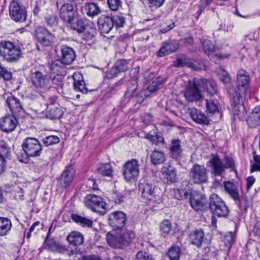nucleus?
Masks as SVG:
<instances>
[{
	"mask_svg": "<svg viewBox=\"0 0 260 260\" xmlns=\"http://www.w3.org/2000/svg\"><path fill=\"white\" fill-rule=\"evenodd\" d=\"M22 147L26 155L24 158H19V160L22 162H28V157H37L40 156L41 153V145L39 141L34 138L28 137L25 139Z\"/></svg>",
	"mask_w": 260,
	"mask_h": 260,
	"instance_id": "obj_3",
	"label": "nucleus"
},
{
	"mask_svg": "<svg viewBox=\"0 0 260 260\" xmlns=\"http://www.w3.org/2000/svg\"><path fill=\"white\" fill-rule=\"evenodd\" d=\"M78 76V75H74L73 76L74 88L76 90L79 91L84 94H86L88 92V90L85 86V84L82 79V77H80L81 79H77V78ZM79 78H80V77Z\"/></svg>",
	"mask_w": 260,
	"mask_h": 260,
	"instance_id": "obj_38",
	"label": "nucleus"
},
{
	"mask_svg": "<svg viewBox=\"0 0 260 260\" xmlns=\"http://www.w3.org/2000/svg\"><path fill=\"white\" fill-rule=\"evenodd\" d=\"M170 154L174 159L178 160L182 154L181 142L179 139L172 140L170 147Z\"/></svg>",
	"mask_w": 260,
	"mask_h": 260,
	"instance_id": "obj_27",
	"label": "nucleus"
},
{
	"mask_svg": "<svg viewBox=\"0 0 260 260\" xmlns=\"http://www.w3.org/2000/svg\"><path fill=\"white\" fill-rule=\"evenodd\" d=\"M190 177L194 183L206 182L208 180L207 170L204 166L196 164L190 169Z\"/></svg>",
	"mask_w": 260,
	"mask_h": 260,
	"instance_id": "obj_12",
	"label": "nucleus"
},
{
	"mask_svg": "<svg viewBox=\"0 0 260 260\" xmlns=\"http://www.w3.org/2000/svg\"><path fill=\"white\" fill-rule=\"evenodd\" d=\"M235 239L234 235L230 232L225 235L223 237V242L227 250H230L234 242Z\"/></svg>",
	"mask_w": 260,
	"mask_h": 260,
	"instance_id": "obj_48",
	"label": "nucleus"
},
{
	"mask_svg": "<svg viewBox=\"0 0 260 260\" xmlns=\"http://www.w3.org/2000/svg\"><path fill=\"white\" fill-rule=\"evenodd\" d=\"M96 172L103 176H111L113 171L109 164H104L100 165L96 169Z\"/></svg>",
	"mask_w": 260,
	"mask_h": 260,
	"instance_id": "obj_45",
	"label": "nucleus"
},
{
	"mask_svg": "<svg viewBox=\"0 0 260 260\" xmlns=\"http://www.w3.org/2000/svg\"><path fill=\"white\" fill-rule=\"evenodd\" d=\"M136 260H154L152 258V256L149 253L140 251H139L136 257Z\"/></svg>",
	"mask_w": 260,
	"mask_h": 260,
	"instance_id": "obj_59",
	"label": "nucleus"
},
{
	"mask_svg": "<svg viewBox=\"0 0 260 260\" xmlns=\"http://www.w3.org/2000/svg\"><path fill=\"white\" fill-rule=\"evenodd\" d=\"M140 164L136 159L126 161L123 166V176L126 181L137 179L140 173Z\"/></svg>",
	"mask_w": 260,
	"mask_h": 260,
	"instance_id": "obj_6",
	"label": "nucleus"
},
{
	"mask_svg": "<svg viewBox=\"0 0 260 260\" xmlns=\"http://www.w3.org/2000/svg\"><path fill=\"white\" fill-rule=\"evenodd\" d=\"M126 219V214L123 212L118 211L109 214L108 221L109 225L114 228V230H116L124 229L123 227Z\"/></svg>",
	"mask_w": 260,
	"mask_h": 260,
	"instance_id": "obj_13",
	"label": "nucleus"
},
{
	"mask_svg": "<svg viewBox=\"0 0 260 260\" xmlns=\"http://www.w3.org/2000/svg\"><path fill=\"white\" fill-rule=\"evenodd\" d=\"M75 170L73 165L66 168V169L62 172L60 178L58 179L59 185L62 187H66L73 181L75 176Z\"/></svg>",
	"mask_w": 260,
	"mask_h": 260,
	"instance_id": "obj_19",
	"label": "nucleus"
},
{
	"mask_svg": "<svg viewBox=\"0 0 260 260\" xmlns=\"http://www.w3.org/2000/svg\"><path fill=\"white\" fill-rule=\"evenodd\" d=\"M109 8L112 11H117L121 7V0H107Z\"/></svg>",
	"mask_w": 260,
	"mask_h": 260,
	"instance_id": "obj_58",
	"label": "nucleus"
},
{
	"mask_svg": "<svg viewBox=\"0 0 260 260\" xmlns=\"http://www.w3.org/2000/svg\"><path fill=\"white\" fill-rule=\"evenodd\" d=\"M198 80L196 84L200 85V87L205 90L210 95H213L217 93V86L214 80L205 79H200Z\"/></svg>",
	"mask_w": 260,
	"mask_h": 260,
	"instance_id": "obj_25",
	"label": "nucleus"
},
{
	"mask_svg": "<svg viewBox=\"0 0 260 260\" xmlns=\"http://www.w3.org/2000/svg\"><path fill=\"white\" fill-rule=\"evenodd\" d=\"M250 78L248 73L243 70H239L237 75V88L242 93H245L249 87Z\"/></svg>",
	"mask_w": 260,
	"mask_h": 260,
	"instance_id": "obj_15",
	"label": "nucleus"
},
{
	"mask_svg": "<svg viewBox=\"0 0 260 260\" xmlns=\"http://www.w3.org/2000/svg\"><path fill=\"white\" fill-rule=\"evenodd\" d=\"M6 103L13 114L20 116L24 114V110L19 101L12 95L10 94L8 96Z\"/></svg>",
	"mask_w": 260,
	"mask_h": 260,
	"instance_id": "obj_18",
	"label": "nucleus"
},
{
	"mask_svg": "<svg viewBox=\"0 0 260 260\" xmlns=\"http://www.w3.org/2000/svg\"><path fill=\"white\" fill-rule=\"evenodd\" d=\"M67 240L71 245H79L83 244L84 237L80 232L73 231L68 236Z\"/></svg>",
	"mask_w": 260,
	"mask_h": 260,
	"instance_id": "obj_31",
	"label": "nucleus"
},
{
	"mask_svg": "<svg viewBox=\"0 0 260 260\" xmlns=\"http://www.w3.org/2000/svg\"><path fill=\"white\" fill-rule=\"evenodd\" d=\"M12 228L11 220L5 217H0V237L7 235Z\"/></svg>",
	"mask_w": 260,
	"mask_h": 260,
	"instance_id": "obj_36",
	"label": "nucleus"
},
{
	"mask_svg": "<svg viewBox=\"0 0 260 260\" xmlns=\"http://www.w3.org/2000/svg\"><path fill=\"white\" fill-rule=\"evenodd\" d=\"M127 90L124 95L125 99H129L133 96L135 92L136 91L138 87V79L136 78H133L128 81L127 84Z\"/></svg>",
	"mask_w": 260,
	"mask_h": 260,
	"instance_id": "obj_32",
	"label": "nucleus"
},
{
	"mask_svg": "<svg viewBox=\"0 0 260 260\" xmlns=\"http://www.w3.org/2000/svg\"><path fill=\"white\" fill-rule=\"evenodd\" d=\"M72 219L77 224L84 228H91L92 226V221L86 217H82L77 214H73Z\"/></svg>",
	"mask_w": 260,
	"mask_h": 260,
	"instance_id": "obj_37",
	"label": "nucleus"
},
{
	"mask_svg": "<svg viewBox=\"0 0 260 260\" xmlns=\"http://www.w3.org/2000/svg\"><path fill=\"white\" fill-rule=\"evenodd\" d=\"M218 75L220 80L224 84L230 83L231 79L228 73L223 69H220L218 71Z\"/></svg>",
	"mask_w": 260,
	"mask_h": 260,
	"instance_id": "obj_49",
	"label": "nucleus"
},
{
	"mask_svg": "<svg viewBox=\"0 0 260 260\" xmlns=\"http://www.w3.org/2000/svg\"><path fill=\"white\" fill-rule=\"evenodd\" d=\"M10 155V148L4 141H0V156L7 157Z\"/></svg>",
	"mask_w": 260,
	"mask_h": 260,
	"instance_id": "obj_53",
	"label": "nucleus"
},
{
	"mask_svg": "<svg viewBox=\"0 0 260 260\" xmlns=\"http://www.w3.org/2000/svg\"><path fill=\"white\" fill-rule=\"evenodd\" d=\"M180 249L178 246L171 247L168 254L165 256L164 260H178L180 257Z\"/></svg>",
	"mask_w": 260,
	"mask_h": 260,
	"instance_id": "obj_42",
	"label": "nucleus"
},
{
	"mask_svg": "<svg viewBox=\"0 0 260 260\" xmlns=\"http://www.w3.org/2000/svg\"><path fill=\"white\" fill-rule=\"evenodd\" d=\"M189 239L192 244L199 247L204 242V233L201 229L196 230L190 233Z\"/></svg>",
	"mask_w": 260,
	"mask_h": 260,
	"instance_id": "obj_26",
	"label": "nucleus"
},
{
	"mask_svg": "<svg viewBox=\"0 0 260 260\" xmlns=\"http://www.w3.org/2000/svg\"><path fill=\"white\" fill-rule=\"evenodd\" d=\"M161 172L163 175L164 179L167 183H175L177 180L176 169L172 166L167 164L161 169Z\"/></svg>",
	"mask_w": 260,
	"mask_h": 260,
	"instance_id": "obj_20",
	"label": "nucleus"
},
{
	"mask_svg": "<svg viewBox=\"0 0 260 260\" xmlns=\"http://www.w3.org/2000/svg\"><path fill=\"white\" fill-rule=\"evenodd\" d=\"M135 233L126 229L113 230L106 235L108 245L114 248H122L127 246L135 237Z\"/></svg>",
	"mask_w": 260,
	"mask_h": 260,
	"instance_id": "obj_1",
	"label": "nucleus"
},
{
	"mask_svg": "<svg viewBox=\"0 0 260 260\" xmlns=\"http://www.w3.org/2000/svg\"><path fill=\"white\" fill-rule=\"evenodd\" d=\"M84 202L86 206L92 211L103 215L105 213L106 204L101 197L88 194L85 198Z\"/></svg>",
	"mask_w": 260,
	"mask_h": 260,
	"instance_id": "obj_7",
	"label": "nucleus"
},
{
	"mask_svg": "<svg viewBox=\"0 0 260 260\" xmlns=\"http://www.w3.org/2000/svg\"><path fill=\"white\" fill-rule=\"evenodd\" d=\"M209 208L211 212L218 217H225L229 214V209L225 203L215 193L210 197Z\"/></svg>",
	"mask_w": 260,
	"mask_h": 260,
	"instance_id": "obj_5",
	"label": "nucleus"
},
{
	"mask_svg": "<svg viewBox=\"0 0 260 260\" xmlns=\"http://www.w3.org/2000/svg\"><path fill=\"white\" fill-rule=\"evenodd\" d=\"M67 25L71 29L77 31L78 32H82L88 25L84 24V21L82 18L78 17L74 21H71Z\"/></svg>",
	"mask_w": 260,
	"mask_h": 260,
	"instance_id": "obj_35",
	"label": "nucleus"
},
{
	"mask_svg": "<svg viewBox=\"0 0 260 260\" xmlns=\"http://www.w3.org/2000/svg\"><path fill=\"white\" fill-rule=\"evenodd\" d=\"M212 170V174L215 176H221L225 169L235 168L234 160L232 158L226 156L222 161L218 155H214L209 161Z\"/></svg>",
	"mask_w": 260,
	"mask_h": 260,
	"instance_id": "obj_4",
	"label": "nucleus"
},
{
	"mask_svg": "<svg viewBox=\"0 0 260 260\" xmlns=\"http://www.w3.org/2000/svg\"><path fill=\"white\" fill-rule=\"evenodd\" d=\"M139 190L146 200L154 202L159 198V189L152 183L144 182L140 183Z\"/></svg>",
	"mask_w": 260,
	"mask_h": 260,
	"instance_id": "obj_8",
	"label": "nucleus"
},
{
	"mask_svg": "<svg viewBox=\"0 0 260 260\" xmlns=\"http://www.w3.org/2000/svg\"><path fill=\"white\" fill-rule=\"evenodd\" d=\"M160 27V32L165 34L173 29L175 27V23L173 20H169L163 23Z\"/></svg>",
	"mask_w": 260,
	"mask_h": 260,
	"instance_id": "obj_52",
	"label": "nucleus"
},
{
	"mask_svg": "<svg viewBox=\"0 0 260 260\" xmlns=\"http://www.w3.org/2000/svg\"><path fill=\"white\" fill-rule=\"evenodd\" d=\"M224 188L226 191L235 201L239 202V194L235 185L231 181L224 182Z\"/></svg>",
	"mask_w": 260,
	"mask_h": 260,
	"instance_id": "obj_33",
	"label": "nucleus"
},
{
	"mask_svg": "<svg viewBox=\"0 0 260 260\" xmlns=\"http://www.w3.org/2000/svg\"><path fill=\"white\" fill-rule=\"evenodd\" d=\"M189 202L191 207L196 211L203 210L206 207V197L197 192L191 193Z\"/></svg>",
	"mask_w": 260,
	"mask_h": 260,
	"instance_id": "obj_17",
	"label": "nucleus"
},
{
	"mask_svg": "<svg viewBox=\"0 0 260 260\" xmlns=\"http://www.w3.org/2000/svg\"><path fill=\"white\" fill-rule=\"evenodd\" d=\"M247 123L249 126L254 127L260 123V107H255L248 117Z\"/></svg>",
	"mask_w": 260,
	"mask_h": 260,
	"instance_id": "obj_30",
	"label": "nucleus"
},
{
	"mask_svg": "<svg viewBox=\"0 0 260 260\" xmlns=\"http://www.w3.org/2000/svg\"><path fill=\"white\" fill-rule=\"evenodd\" d=\"M124 196L119 192L113 191L111 195V200L116 204H120L124 201Z\"/></svg>",
	"mask_w": 260,
	"mask_h": 260,
	"instance_id": "obj_55",
	"label": "nucleus"
},
{
	"mask_svg": "<svg viewBox=\"0 0 260 260\" xmlns=\"http://www.w3.org/2000/svg\"><path fill=\"white\" fill-rule=\"evenodd\" d=\"M63 114L62 111L57 107H54L50 108L49 112V117L51 119H58Z\"/></svg>",
	"mask_w": 260,
	"mask_h": 260,
	"instance_id": "obj_50",
	"label": "nucleus"
},
{
	"mask_svg": "<svg viewBox=\"0 0 260 260\" xmlns=\"http://www.w3.org/2000/svg\"><path fill=\"white\" fill-rule=\"evenodd\" d=\"M82 32V38L85 41H89L94 39L96 34V30L93 26V24L90 23V24L86 26L85 29Z\"/></svg>",
	"mask_w": 260,
	"mask_h": 260,
	"instance_id": "obj_39",
	"label": "nucleus"
},
{
	"mask_svg": "<svg viewBox=\"0 0 260 260\" xmlns=\"http://www.w3.org/2000/svg\"><path fill=\"white\" fill-rule=\"evenodd\" d=\"M188 112L192 119L196 123L203 125H208L210 123L209 119L202 112L195 108H189Z\"/></svg>",
	"mask_w": 260,
	"mask_h": 260,
	"instance_id": "obj_21",
	"label": "nucleus"
},
{
	"mask_svg": "<svg viewBox=\"0 0 260 260\" xmlns=\"http://www.w3.org/2000/svg\"><path fill=\"white\" fill-rule=\"evenodd\" d=\"M98 23L99 29L102 34L109 33L114 26L112 18L108 16H101Z\"/></svg>",
	"mask_w": 260,
	"mask_h": 260,
	"instance_id": "obj_23",
	"label": "nucleus"
},
{
	"mask_svg": "<svg viewBox=\"0 0 260 260\" xmlns=\"http://www.w3.org/2000/svg\"><path fill=\"white\" fill-rule=\"evenodd\" d=\"M111 17L113 20V25H115L117 27H122L125 23V19L122 16L117 15Z\"/></svg>",
	"mask_w": 260,
	"mask_h": 260,
	"instance_id": "obj_57",
	"label": "nucleus"
},
{
	"mask_svg": "<svg viewBox=\"0 0 260 260\" xmlns=\"http://www.w3.org/2000/svg\"><path fill=\"white\" fill-rule=\"evenodd\" d=\"M172 225L169 220H164L160 224L161 231L166 234H168L171 230Z\"/></svg>",
	"mask_w": 260,
	"mask_h": 260,
	"instance_id": "obj_60",
	"label": "nucleus"
},
{
	"mask_svg": "<svg viewBox=\"0 0 260 260\" xmlns=\"http://www.w3.org/2000/svg\"><path fill=\"white\" fill-rule=\"evenodd\" d=\"M179 43L176 40L165 42L157 53L158 56L162 57L176 51L179 48Z\"/></svg>",
	"mask_w": 260,
	"mask_h": 260,
	"instance_id": "obj_24",
	"label": "nucleus"
},
{
	"mask_svg": "<svg viewBox=\"0 0 260 260\" xmlns=\"http://www.w3.org/2000/svg\"><path fill=\"white\" fill-rule=\"evenodd\" d=\"M31 81L39 92H44L51 87L50 79L39 71L31 74Z\"/></svg>",
	"mask_w": 260,
	"mask_h": 260,
	"instance_id": "obj_9",
	"label": "nucleus"
},
{
	"mask_svg": "<svg viewBox=\"0 0 260 260\" xmlns=\"http://www.w3.org/2000/svg\"><path fill=\"white\" fill-rule=\"evenodd\" d=\"M45 244L49 249L52 251L58 250L61 252L66 250V248L64 246L58 244L52 239H48V238H47Z\"/></svg>",
	"mask_w": 260,
	"mask_h": 260,
	"instance_id": "obj_46",
	"label": "nucleus"
},
{
	"mask_svg": "<svg viewBox=\"0 0 260 260\" xmlns=\"http://www.w3.org/2000/svg\"><path fill=\"white\" fill-rule=\"evenodd\" d=\"M85 10L88 16H95L101 13L99 6L94 3H90L85 6Z\"/></svg>",
	"mask_w": 260,
	"mask_h": 260,
	"instance_id": "obj_41",
	"label": "nucleus"
},
{
	"mask_svg": "<svg viewBox=\"0 0 260 260\" xmlns=\"http://www.w3.org/2000/svg\"><path fill=\"white\" fill-rule=\"evenodd\" d=\"M36 34L37 40L42 45L49 46L53 43L54 36L45 28L42 27L37 28Z\"/></svg>",
	"mask_w": 260,
	"mask_h": 260,
	"instance_id": "obj_16",
	"label": "nucleus"
},
{
	"mask_svg": "<svg viewBox=\"0 0 260 260\" xmlns=\"http://www.w3.org/2000/svg\"><path fill=\"white\" fill-rule=\"evenodd\" d=\"M146 138L149 139L152 143L157 144L159 143H164V138L158 134H151L149 133L147 134Z\"/></svg>",
	"mask_w": 260,
	"mask_h": 260,
	"instance_id": "obj_51",
	"label": "nucleus"
},
{
	"mask_svg": "<svg viewBox=\"0 0 260 260\" xmlns=\"http://www.w3.org/2000/svg\"><path fill=\"white\" fill-rule=\"evenodd\" d=\"M0 55L8 62H16L22 57L20 47L10 41L0 43Z\"/></svg>",
	"mask_w": 260,
	"mask_h": 260,
	"instance_id": "obj_2",
	"label": "nucleus"
},
{
	"mask_svg": "<svg viewBox=\"0 0 260 260\" xmlns=\"http://www.w3.org/2000/svg\"><path fill=\"white\" fill-rule=\"evenodd\" d=\"M61 60H56L51 63L50 68L51 72L56 75L66 74V65Z\"/></svg>",
	"mask_w": 260,
	"mask_h": 260,
	"instance_id": "obj_29",
	"label": "nucleus"
},
{
	"mask_svg": "<svg viewBox=\"0 0 260 260\" xmlns=\"http://www.w3.org/2000/svg\"><path fill=\"white\" fill-rule=\"evenodd\" d=\"M9 13L11 18L16 22L24 21L27 17L25 7L20 6L18 0H13L10 3Z\"/></svg>",
	"mask_w": 260,
	"mask_h": 260,
	"instance_id": "obj_10",
	"label": "nucleus"
},
{
	"mask_svg": "<svg viewBox=\"0 0 260 260\" xmlns=\"http://www.w3.org/2000/svg\"><path fill=\"white\" fill-rule=\"evenodd\" d=\"M59 16L67 24L71 21L75 20L79 17L77 8L72 4H64L60 9Z\"/></svg>",
	"mask_w": 260,
	"mask_h": 260,
	"instance_id": "obj_11",
	"label": "nucleus"
},
{
	"mask_svg": "<svg viewBox=\"0 0 260 260\" xmlns=\"http://www.w3.org/2000/svg\"><path fill=\"white\" fill-rule=\"evenodd\" d=\"M203 49L206 54L210 56L213 54L215 48L214 45L209 40L204 39L201 41Z\"/></svg>",
	"mask_w": 260,
	"mask_h": 260,
	"instance_id": "obj_43",
	"label": "nucleus"
},
{
	"mask_svg": "<svg viewBox=\"0 0 260 260\" xmlns=\"http://www.w3.org/2000/svg\"><path fill=\"white\" fill-rule=\"evenodd\" d=\"M165 82V80L161 77H158L153 80L151 83L147 87V90L150 92H153L157 90L159 86L162 85Z\"/></svg>",
	"mask_w": 260,
	"mask_h": 260,
	"instance_id": "obj_44",
	"label": "nucleus"
},
{
	"mask_svg": "<svg viewBox=\"0 0 260 260\" xmlns=\"http://www.w3.org/2000/svg\"><path fill=\"white\" fill-rule=\"evenodd\" d=\"M199 81L198 79L194 78L192 82L188 83L186 88L185 96L186 99L190 102L198 101L202 98L200 92V85H197L196 82Z\"/></svg>",
	"mask_w": 260,
	"mask_h": 260,
	"instance_id": "obj_14",
	"label": "nucleus"
},
{
	"mask_svg": "<svg viewBox=\"0 0 260 260\" xmlns=\"http://www.w3.org/2000/svg\"><path fill=\"white\" fill-rule=\"evenodd\" d=\"M115 66L119 72H124L128 69V62L124 59L117 61Z\"/></svg>",
	"mask_w": 260,
	"mask_h": 260,
	"instance_id": "obj_56",
	"label": "nucleus"
},
{
	"mask_svg": "<svg viewBox=\"0 0 260 260\" xmlns=\"http://www.w3.org/2000/svg\"><path fill=\"white\" fill-rule=\"evenodd\" d=\"M206 107L207 111L211 113H214L216 111L218 112L217 105L213 101L207 100Z\"/></svg>",
	"mask_w": 260,
	"mask_h": 260,
	"instance_id": "obj_61",
	"label": "nucleus"
},
{
	"mask_svg": "<svg viewBox=\"0 0 260 260\" xmlns=\"http://www.w3.org/2000/svg\"><path fill=\"white\" fill-rule=\"evenodd\" d=\"M228 93L229 94L230 100L235 104L238 105L240 104L241 94L243 93L238 90L237 91L234 86H230L228 89Z\"/></svg>",
	"mask_w": 260,
	"mask_h": 260,
	"instance_id": "obj_40",
	"label": "nucleus"
},
{
	"mask_svg": "<svg viewBox=\"0 0 260 260\" xmlns=\"http://www.w3.org/2000/svg\"><path fill=\"white\" fill-rule=\"evenodd\" d=\"M62 55L61 60L64 64H70L73 62L76 57V55L73 49L70 47L65 46L61 50Z\"/></svg>",
	"mask_w": 260,
	"mask_h": 260,
	"instance_id": "obj_28",
	"label": "nucleus"
},
{
	"mask_svg": "<svg viewBox=\"0 0 260 260\" xmlns=\"http://www.w3.org/2000/svg\"><path fill=\"white\" fill-rule=\"evenodd\" d=\"M188 193L183 190L177 189L175 191V197L178 200L185 199L187 198Z\"/></svg>",
	"mask_w": 260,
	"mask_h": 260,
	"instance_id": "obj_63",
	"label": "nucleus"
},
{
	"mask_svg": "<svg viewBox=\"0 0 260 260\" xmlns=\"http://www.w3.org/2000/svg\"><path fill=\"white\" fill-rule=\"evenodd\" d=\"M17 123L15 116L7 115L3 118L0 122L1 128L5 132H11L14 130Z\"/></svg>",
	"mask_w": 260,
	"mask_h": 260,
	"instance_id": "obj_22",
	"label": "nucleus"
},
{
	"mask_svg": "<svg viewBox=\"0 0 260 260\" xmlns=\"http://www.w3.org/2000/svg\"><path fill=\"white\" fill-rule=\"evenodd\" d=\"M213 0H201L199 4V15H200L203 11L205 10V9L209 6L212 2Z\"/></svg>",
	"mask_w": 260,
	"mask_h": 260,
	"instance_id": "obj_64",
	"label": "nucleus"
},
{
	"mask_svg": "<svg viewBox=\"0 0 260 260\" xmlns=\"http://www.w3.org/2000/svg\"><path fill=\"white\" fill-rule=\"evenodd\" d=\"M13 197L16 200H23V189L19 187H17L12 192Z\"/></svg>",
	"mask_w": 260,
	"mask_h": 260,
	"instance_id": "obj_62",
	"label": "nucleus"
},
{
	"mask_svg": "<svg viewBox=\"0 0 260 260\" xmlns=\"http://www.w3.org/2000/svg\"><path fill=\"white\" fill-rule=\"evenodd\" d=\"M64 75H56L51 79V82L53 85V87L58 90L62 89L63 86V79Z\"/></svg>",
	"mask_w": 260,
	"mask_h": 260,
	"instance_id": "obj_47",
	"label": "nucleus"
},
{
	"mask_svg": "<svg viewBox=\"0 0 260 260\" xmlns=\"http://www.w3.org/2000/svg\"><path fill=\"white\" fill-rule=\"evenodd\" d=\"M43 142L47 146L58 143L59 142V139L56 136L51 135L44 138Z\"/></svg>",
	"mask_w": 260,
	"mask_h": 260,
	"instance_id": "obj_54",
	"label": "nucleus"
},
{
	"mask_svg": "<svg viewBox=\"0 0 260 260\" xmlns=\"http://www.w3.org/2000/svg\"><path fill=\"white\" fill-rule=\"evenodd\" d=\"M166 160L165 153L161 150H154L151 154V161L154 165L163 164Z\"/></svg>",
	"mask_w": 260,
	"mask_h": 260,
	"instance_id": "obj_34",
	"label": "nucleus"
}]
</instances>
